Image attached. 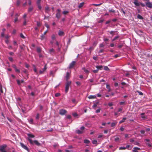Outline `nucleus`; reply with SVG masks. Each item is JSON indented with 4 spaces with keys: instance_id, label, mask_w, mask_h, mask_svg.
Here are the masks:
<instances>
[{
    "instance_id": "nucleus-35",
    "label": "nucleus",
    "mask_w": 152,
    "mask_h": 152,
    "mask_svg": "<svg viewBox=\"0 0 152 152\" xmlns=\"http://www.w3.org/2000/svg\"><path fill=\"white\" fill-rule=\"evenodd\" d=\"M137 17L139 19H142V17L139 14L138 15Z\"/></svg>"
},
{
    "instance_id": "nucleus-49",
    "label": "nucleus",
    "mask_w": 152,
    "mask_h": 152,
    "mask_svg": "<svg viewBox=\"0 0 152 152\" xmlns=\"http://www.w3.org/2000/svg\"><path fill=\"white\" fill-rule=\"evenodd\" d=\"M115 32V31H111L110 32V34L112 35L113 36L114 35Z\"/></svg>"
},
{
    "instance_id": "nucleus-27",
    "label": "nucleus",
    "mask_w": 152,
    "mask_h": 152,
    "mask_svg": "<svg viewBox=\"0 0 152 152\" xmlns=\"http://www.w3.org/2000/svg\"><path fill=\"white\" fill-rule=\"evenodd\" d=\"M28 121L29 123L32 124L33 123V120L32 118H31Z\"/></svg>"
},
{
    "instance_id": "nucleus-18",
    "label": "nucleus",
    "mask_w": 152,
    "mask_h": 152,
    "mask_svg": "<svg viewBox=\"0 0 152 152\" xmlns=\"http://www.w3.org/2000/svg\"><path fill=\"white\" fill-rule=\"evenodd\" d=\"M96 67L97 69L99 70H101L102 69V68L103 66H96Z\"/></svg>"
},
{
    "instance_id": "nucleus-64",
    "label": "nucleus",
    "mask_w": 152,
    "mask_h": 152,
    "mask_svg": "<svg viewBox=\"0 0 152 152\" xmlns=\"http://www.w3.org/2000/svg\"><path fill=\"white\" fill-rule=\"evenodd\" d=\"M12 67L13 68H14L15 69L17 68V67L16 66V65L15 64L12 65Z\"/></svg>"
},
{
    "instance_id": "nucleus-40",
    "label": "nucleus",
    "mask_w": 152,
    "mask_h": 152,
    "mask_svg": "<svg viewBox=\"0 0 152 152\" xmlns=\"http://www.w3.org/2000/svg\"><path fill=\"white\" fill-rule=\"evenodd\" d=\"M25 46L24 45H23V46L20 45V47L21 49L24 50V49L23 47H25Z\"/></svg>"
},
{
    "instance_id": "nucleus-20",
    "label": "nucleus",
    "mask_w": 152,
    "mask_h": 152,
    "mask_svg": "<svg viewBox=\"0 0 152 152\" xmlns=\"http://www.w3.org/2000/svg\"><path fill=\"white\" fill-rule=\"evenodd\" d=\"M27 135L29 137L34 138V135L31 134H28Z\"/></svg>"
},
{
    "instance_id": "nucleus-29",
    "label": "nucleus",
    "mask_w": 152,
    "mask_h": 152,
    "mask_svg": "<svg viewBox=\"0 0 152 152\" xmlns=\"http://www.w3.org/2000/svg\"><path fill=\"white\" fill-rule=\"evenodd\" d=\"M20 37L23 39L25 38V37L23 35L22 33H20Z\"/></svg>"
},
{
    "instance_id": "nucleus-47",
    "label": "nucleus",
    "mask_w": 152,
    "mask_h": 152,
    "mask_svg": "<svg viewBox=\"0 0 152 152\" xmlns=\"http://www.w3.org/2000/svg\"><path fill=\"white\" fill-rule=\"evenodd\" d=\"M0 92L1 93H3V90H2V87L1 86V85L0 86Z\"/></svg>"
},
{
    "instance_id": "nucleus-55",
    "label": "nucleus",
    "mask_w": 152,
    "mask_h": 152,
    "mask_svg": "<svg viewBox=\"0 0 152 152\" xmlns=\"http://www.w3.org/2000/svg\"><path fill=\"white\" fill-rule=\"evenodd\" d=\"M116 124L115 123H112L111 124V127H113L115 126Z\"/></svg>"
},
{
    "instance_id": "nucleus-22",
    "label": "nucleus",
    "mask_w": 152,
    "mask_h": 152,
    "mask_svg": "<svg viewBox=\"0 0 152 152\" xmlns=\"http://www.w3.org/2000/svg\"><path fill=\"white\" fill-rule=\"evenodd\" d=\"M134 3L137 6H139V4L137 2V0H134Z\"/></svg>"
},
{
    "instance_id": "nucleus-44",
    "label": "nucleus",
    "mask_w": 152,
    "mask_h": 152,
    "mask_svg": "<svg viewBox=\"0 0 152 152\" xmlns=\"http://www.w3.org/2000/svg\"><path fill=\"white\" fill-rule=\"evenodd\" d=\"M68 13H69V12L68 11H64L63 12V13L64 15H65L66 14H67Z\"/></svg>"
},
{
    "instance_id": "nucleus-52",
    "label": "nucleus",
    "mask_w": 152,
    "mask_h": 152,
    "mask_svg": "<svg viewBox=\"0 0 152 152\" xmlns=\"http://www.w3.org/2000/svg\"><path fill=\"white\" fill-rule=\"evenodd\" d=\"M98 69H96L95 70H93L92 71V72L95 73H97L98 72Z\"/></svg>"
},
{
    "instance_id": "nucleus-15",
    "label": "nucleus",
    "mask_w": 152,
    "mask_h": 152,
    "mask_svg": "<svg viewBox=\"0 0 152 152\" xmlns=\"http://www.w3.org/2000/svg\"><path fill=\"white\" fill-rule=\"evenodd\" d=\"M69 74L68 72H67L66 74V80L67 81H68V80L69 78Z\"/></svg>"
},
{
    "instance_id": "nucleus-13",
    "label": "nucleus",
    "mask_w": 152,
    "mask_h": 152,
    "mask_svg": "<svg viewBox=\"0 0 152 152\" xmlns=\"http://www.w3.org/2000/svg\"><path fill=\"white\" fill-rule=\"evenodd\" d=\"M88 98L89 99L96 98V96L95 95H90L88 97Z\"/></svg>"
},
{
    "instance_id": "nucleus-60",
    "label": "nucleus",
    "mask_w": 152,
    "mask_h": 152,
    "mask_svg": "<svg viewBox=\"0 0 152 152\" xmlns=\"http://www.w3.org/2000/svg\"><path fill=\"white\" fill-rule=\"evenodd\" d=\"M37 25L38 26H41V24L40 22H37Z\"/></svg>"
},
{
    "instance_id": "nucleus-57",
    "label": "nucleus",
    "mask_w": 152,
    "mask_h": 152,
    "mask_svg": "<svg viewBox=\"0 0 152 152\" xmlns=\"http://www.w3.org/2000/svg\"><path fill=\"white\" fill-rule=\"evenodd\" d=\"M130 142H134V139L132 138L130 140Z\"/></svg>"
},
{
    "instance_id": "nucleus-51",
    "label": "nucleus",
    "mask_w": 152,
    "mask_h": 152,
    "mask_svg": "<svg viewBox=\"0 0 152 152\" xmlns=\"http://www.w3.org/2000/svg\"><path fill=\"white\" fill-rule=\"evenodd\" d=\"M102 4V3H100V4H93V5L96 6H98L101 5Z\"/></svg>"
},
{
    "instance_id": "nucleus-9",
    "label": "nucleus",
    "mask_w": 152,
    "mask_h": 152,
    "mask_svg": "<svg viewBox=\"0 0 152 152\" xmlns=\"http://www.w3.org/2000/svg\"><path fill=\"white\" fill-rule=\"evenodd\" d=\"M20 145L24 149L27 150L28 152H29V150L28 148L23 143H20Z\"/></svg>"
},
{
    "instance_id": "nucleus-54",
    "label": "nucleus",
    "mask_w": 152,
    "mask_h": 152,
    "mask_svg": "<svg viewBox=\"0 0 152 152\" xmlns=\"http://www.w3.org/2000/svg\"><path fill=\"white\" fill-rule=\"evenodd\" d=\"M126 148L125 147H120L119 148V150H125Z\"/></svg>"
},
{
    "instance_id": "nucleus-61",
    "label": "nucleus",
    "mask_w": 152,
    "mask_h": 152,
    "mask_svg": "<svg viewBox=\"0 0 152 152\" xmlns=\"http://www.w3.org/2000/svg\"><path fill=\"white\" fill-rule=\"evenodd\" d=\"M72 101L73 103H76V100L75 99H73L72 100Z\"/></svg>"
},
{
    "instance_id": "nucleus-4",
    "label": "nucleus",
    "mask_w": 152,
    "mask_h": 152,
    "mask_svg": "<svg viewBox=\"0 0 152 152\" xmlns=\"http://www.w3.org/2000/svg\"><path fill=\"white\" fill-rule=\"evenodd\" d=\"M7 147L6 145H4L0 146V151L1 152H4L5 151V148Z\"/></svg>"
},
{
    "instance_id": "nucleus-17",
    "label": "nucleus",
    "mask_w": 152,
    "mask_h": 152,
    "mask_svg": "<svg viewBox=\"0 0 152 152\" xmlns=\"http://www.w3.org/2000/svg\"><path fill=\"white\" fill-rule=\"evenodd\" d=\"M84 4V2H83L80 3L78 6V7L79 8H80L82 7Z\"/></svg>"
},
{
    "instance_id": "nucleus-16",
    "label": "nucleus",
    "mask_w": 152,
    "mask_h": 152,
    "mask_svg": "<svg viewBox=\"0 0 152 152\" xmlns=\"http://www.w3.org/2000/svg\"><path fill=\"white\" fill-rule=\"evenodd\" d=\"M76 132L78 134H82L83 133L82 131L79 130H76Z\"/></svg>"
},
{
    "instance_id": "nucleus-28",
    "label": "nucleus",
    "mask_w": 152,
    "mask_h": 152,
    "mask_svg": "<svg viewBox=\"0 0 152 152\" xmlns=\"http://www.w3.org/2000/svg\"><path fill=\"white\" fill-rule=\"evenodd\" d=\"M56 38V36L54 34H53L51 36V39L52 40H53L55 39Z\"/></svg>"
},
{
    "instance_id": "nucleus-50",
    "label": "nucleus",
    "mask_w": 152,
    "mask_h": 152,
    "mask_svg": "<svg viewBox=\"0 0 152 152\" xmlns=\"http://www.w3.org/2000/svg\"><path fill=\"white\" fill-rule=\"evenodd\" d=\"M66 118L67 119H70L71 118V117L70 115H69L67 116Z\"/></svg>"
},
{
    "instance_id": "nucleus-63",
    "label": "nucleus",
    "mask_w": 152,
    "mask_h": 152,
    "mask_svg": "<svg viewBox=\"0 0 152 152\" xmlns=\"http://www.w3.org/2000/svg\"><path fill=\"white\" fill-rule=\"evenodd\" d=\"M135 145H139V143L137 142H134V143Z\"/></svg>"
},
{
    "instance_id": "nucleus-11",
    "label": "nucleus",
    "mask_w": 152,
    "mask_h": 152,
    "mask_svg": "<svg viewBox=\"0 0 152 152\" xmlns=\"http://www.w3.org/2000/svg\"><path fill=\"white\" fill-rule=\"evenodd\" d=\"M140 149V148L138 147H135L133 148L132 150L133 152H138V151Z\"/></svg>"
},
{
    "instance_id": "nucleus-53",
    "label": "nucleus",
    "mask_w": 152,
    "mask_h": 152,
    "mask_svg": "<svg viewBox=\"0 0 152 152\" xmlns=\"http://www.w3.org/2000/svg\"><path fill=\"white\" fill-rule=\"evenodd\" d=\"M13 44L14 45H16L17 47H18V44L15 41H14L13 42Z\"/></svg>"
},
{
    "instance_id": "nucleus-58",
    "label": "nucleus",
    "mask_w": 152,
    "mask_h": 152,
    "mask_svg": "<svg viewBox=\"0 0 152 152\" xmlns=\"http://www.w3.org/2000/svg\"><path fill=\"white\" fill-rule=\"evenodd\" d=\"M45 25L48 28H49L50 27L49 26L47 23H45Z\"/></svg>"
},
{
    "instance_id": "nucleus-32",
    "label": "nucleus",
    "mask_w": 152,
    "mask_h": 152,
    "mask_svg": "<svg viewBox=\"0 0 152 152\" xmlns=\"http://www.w3.org/2000/svg\"><path fill=\"white\" fill-rule=\"evenodd\" d=\"M76 83L77 85V86H80L81 85V83L79 82H78V81L76 82Z\"/></svg>"
},
{
    "instance_id": "nucleus-5",
    "label": "nucleus",
    "mask_w": 152,
    "mask_h": 152,
    "mask_svg": "<svg viewBox=\"0 0 152 152\" xmlns=\"http://www.w3.org/2000/svg\"><path fill=\"white\" fill-rule=\"evenodd\" d=\"M50 9L48 5H46V6L45 7V12L46 13L49 14L50 12Z\"/></svg>"
},
{
    "instance_id": "nucleus-45",
    "label": "nucleus",
    "mask_w": 152,
    "mask_h": 152,
    "mask_svg": "<svg viewBox=\"0 0 152 152\" xmlns=\"http://www.w3.org/2000/svg\"><path fill=\"white\" fill-rule=\"evenodd\" d=\"M50 53H51L52 52H54V50L53 48H52L49 50Z\"/></svg>"
},
{
    "instance_id": "nucleus-42",
    "label": "nucleus",
    "mask_w": 152,
    "mask_h": 152,
    "mask_svg": "<svg viewBox=\"0 0 152 152\" xmlns=\"http://www.w3.org/2000/svg\"><path fill=\"white\" fill-rule=\"evenodd\" d=\"M55 96L56 97H58L60 96V94L59 93H56L55 94Z\"/></svg>"
},
{
    "instance_id": "nucleus-48",
    "label": "nucleus",
    "mask_w": 152,
    "mask_h": 152,
    "mask_svg": "<svg viewBox=\"0 0 152 152\" xmlns=\"http://www.w3.org/2000/svg\"><path fill=\"white\" fill-rule=\"evenodd\" d=\"M15 70V72H16L18 73H20V70L19 69H17V68Z\"/></svg>"
},
{
    "instance_id": "nucleus-62",
    "label": "nucleus",
    "mask_w": 152,
    "mask_h": 152,
    "mask_svg": "<svg viewBox=\"0 0 152 152\" xmlns=\"http://www.w3.org/2000/svg\"><path fill=\"white\" fill-rule=\"evenodd\" d=\"M115 140L116 141H118L119 140V138L118 137H116L115 139Z\"/></svg>"
},
{
    "instance_id": "nucleus-1",
    "label": "nucleus",
    "mask_w": 152,
    "mask_h": 152,
    "mask_svg": "<svg viewBox=\"0 0 152 152\" xmlns=\"http://www.w3.org/2000/svg\"><path fill=\"white\" fill-rule=\"evenodd\" d=\"M28 140L29 142L31 144H33L34 143L35 145L37 146H39L40 145V143H39L37 140H34L33 141L32 140L29 138H28Z\"/></svg>"
},
{
    "instance_id": "nucleus-24",
    "label": "nucleus",
    "mask_w": 152,
    "mask_h": 152,
    "mask_svg": "<svg viewBox=\"0 0 152 152\" xmlns=\"http://www.w3.org/2000/svg\"><path fill=\"white\" fill-rule=\"evenodd\" d=\"M33 9V8L32 7H30L28 8V12H31Z\"/></svg>"
},
{
    "instance_id": "nucleus-59",
    "label": "nucleus",
    "mask_w": 152,
    "mask_h": 152,
    "mask_svg": "<svg viewBox=\"0 0 152 152\" xmlns=\"http://www.w3.org/2000/svg\"><path fill=\"white\" fill-rule=\"evenodd\" d=\"M103 40L104 41H108L109 39L106 38L104 37L103 39Z\"/></svg>"
},
{
    "instance_id": "nucleus-38",
    "label": "nucleus",
    "mask_w": 152,
    "mask_h": 152,
    "mask_svg": "<svg viewBox=\"0 0 152 152\" xmlns=\"http://www.w3.org/2000/svg\"><path fill=\"white\" fill-rule=\"evenodd\" d=\"M85 129V127L83 126H81L80 128V130L83 131H83Z\"/></svg>"
},
{
    "instance_id": "nucleus-25",
    "label": "nucleus",
    "mask_w": 152,
    "mask_h": 152,
    "mask_svg": "<svg viewBox=\"0 0 152 152\" xmlns=\"http://www.w3.org/2000/svg\"><path fill=\"white\" fill-rule=\"evenodd\" d=\"M37 51L38 53H39L41 52V48L39 47H37Z\"/></svg>"
},
{
    "instance_id": "nucleus-30",
    "label": "nucleus",
    "mask_w": 152,
    "mask_h": 152,
    "mask_svg": "<svg viewBox=\"0 0 152 152\" xmlns=\"http://www.w3.org/2000/svg\"><path fill=\"white\" fill-rule=\"evenodd\" d=\"M104 69L106 71L109 70V68L107 66H104Z\"/></svg>"
},
{
    "instance_id": "nucleus-56",
    "label": "nucleus",
    "mask_w": 152,
    "mask_h": 152,
    "mask_svg": "<svg viewBox=\"0 0 152 152\" xmlns=\"http://www.w3.org/2000/svg\"><path fill=\"white\" fill-rule=\"evenodd\" d=\"M72 115L73 116L75 117H76L78 115L76 113H73Z\"/></svg>"
},
{
    "instance_id": "nucleus-14",
    "label": "nucleus",
    "mask_w": 152,
    "mask_h": 152,
    "mask_svg": "<svg viewBox=\"0 0 152 152\" xmlns=\"http://www.w3.org/2000/svg\"><path fill=\"white\" fill-rule=\"evenodd\" d=\"M16 81L17 82L18 85H20L21 83H22L24 82V80H23L20 81L19 80H17Z\"/></svg>"
},
{
    "instance_id": "nucleus-34",
    "label": "nucleus",
    "mask_w": 152,
    "mask_h": 152,
    "mask_svg": "<svg viewBox=\"0 0 152 152\" xmlns=\"http://www.w3.org/2000/svg\"><path fill=\"white\" fill-rule=\"evenodd\" d=\"M45 35L43 34H42L41 36V40H43L45 38Z\"/></svg>"
},
{
    "instance_id": "nucleus-12",
    "label": "nucleus",
    "mask_w": 152,
    "mask_h": 152,
    "mask_svg": "<svg viewBox=\"0 0 152 152\" xmlns=\"http://www.w3.org/2000/svg\"><path fill=\"white\" fill-rule=\"evenodd\" d=\"M64 32L62 31H59L58 32V34L59 36H63L64 35Z\"/></svg>"
},
{
    "instance_id": "nucleus-31",
    "label": "nucleus",
    "mask_w": 152,
    "mask_h": 152,
    "mask_svg": "<svg viewBox=\"0 0 152 152\" xmlns=\"http://www.w3.org/2000/svg\"><path fill=\"white\" fill-rule=\"evenodd\" d=\"M92 143L93 144L97 145V140H94L93 141Z\"/></svg>"
},
{
    "instance_id": "nucleus-37",
    "label": "nucleus",
    "mask_w": 152,
    "mask_h": 152,
    "mask_svg": "<svg viewBox=\"0 0 152 152\" xmlns=\"http://www.w3.org/2000/svg\"><path fill=\"white\" fill-rule=\"evenodd\" d=\"M37 5L38 6V9L39 10H41L42 9V7L41 6L40 4H37Z\"/></svg>"
},
{
    "instance_id": "nucleus-39",
    "label": "nucleus",
    "mask_w": 152,
    "mask_h": 152,
    "mask_svg": "<svg viewBox=\"0 0 152 152\" xmlns=\"http://www.w3.org/2000/svg\"><path fill=\"white\" fill-rule=\"evenodd\" d=\"M26 19H24V22H23V25H24V26L26 25Z\"/></svg>"
},
{
    "instance_id": "nucleus-33",
    "label": "nucleus",
    "mask_w": 152,
    "mask_h": 152,
    "mask_svg": "<svg viewBox=\"0 0 152 152\" xmlns=\"http://www.w3.org/2000/svg\"><path fill=\"white\" fill-rule=\"evenodd\" d=\"M20 4V1L19 0H17L16 1V4L17 6H19Z\"/></svg>"
},
{
    "instance_id": "nucleus-36",
    "label": "nucleus",
    "mask_w": 152,
    "mask_h": 152,
    "mask_svg": "<svg viewBox=\"0 0 152 152\" xmlns=\"http://www.w3.org/2000/svg\"><path fill=\"white\" fill-rule=\"evenodd\" d=\"M39 113H37L36 117V119H39Z\"/></svg>"
},
{
    "instance_id": "nucleus-8",
    "label": "nucleus",
    "mask_w": 152,
    "mask_h": 152,
    "mask_svg": "<svg viewBox=\"0 0 152 152\" xmlns=\"http://www.w3.org/2000/svg\"><path fill=\"white\" fill-rule=\"evenodd\" d=\"M47 68V64H45L44 66V67L42 69V70H40L39 71V73L40 74H43L44 72L46 70Z\"/></svg>"
},
{
    "instance_id": "nucleus-46",
    "label": "nucleus",
    "mask_w": 152,
    "mask_h": 152,
    "mask_svg": "<svg viewBox=\"0 0 152 152\" xmlns=\"http://www.w3.org/2000/svg\"><path fill=\"white\" fill-rule=\"evenodd\" d=\"M8 58L10 61L11 62L13 61V59L12 58V57H9Z\"/></svg>"
},
{
    "instance_id": "nucleus-26",
    "label": "nucleus",
    "mask_w": 152,
    "mask_h": 152,
    "mask_svg": "<svg viewBox=\"0 0 152 152\" xmlns=\"http://www.w3.org/2000/svg\"><path fill=\"white\" fill-rule=\"evenodd\" d=\"M84 142L85 143L88 144L90 142V141L88 140H85Z\"/></svg>"
},
{
    "instance_id": "nucleus-43",
    "label": "nucleus",
    "mask_w": 152,
    "mask_h": 152,
    "mask_svg": "<svg viewBox=\"0 0 152 152\" xmlns=\"http://www.w3.org/2000/svg\"><path fill=\"white\" fill-rule=\"evenodd\" d=\"M41 1V0H37L36 2L37 4H40Z\"/></svg>"
},
{
    "instance_id": "nucleus-7",
    "label": "nucleus",
    "mask_w": 152,
    "mask_h": 152,
    "mask_svg": "<svg viewBox=\"0 0 152 152\" xmlns=\"http://www.w3.org/2000/svg\"><path fill=\"white\" fill-rule=\"evenodd\" d=\"M67 112V111L64 109H61L59 110V113L61 115H64Z\"/></svg>"
},
{
    "instance_id": "nucleus-2",
    "label": "nucleus",
    "mask_w": 152,
    "mask_h": 152,
    "mask_svg": "<svg viewBox=\"0 0 152 152\" xmlns=\"http://www.w3.org/2000/svg\"><path fill=\"white\" fill-rule=\"evenodd\" d=\"M71 83V82L69 81H67L65 86V91L66 93H67L69 89V86H70Z\"/></svg>"
},
{
    "instance_id": "nucleus-23",
    "label": "nucleus",
    "mask_w": 152,
    "mask_h": 152,
    "mask_svg": "<svg viewBox=\"0 0 152 152\" xmlns=\"http://www.w3.org/2000/svg\"><path fill=\"white\" fill-rule=\"evenodd\" d=\"M126 118H124L122 120H121L119 122V123L121 124L122 123L125 121L126 119Z\"/></svg>"
},
{
    "instance_id": "nucleus-41",
    "label": "nucleus",
    "mask_w": 152,
    "mask_h": 152,
    "mask_svg": "<svg viewBox=\"0 0 152 152\" xmlns=\"http://www.w3.org/2000/svg\"><path fill=\"white\" fill-rule=\"evenodd\" d=\"M109 11L110 12H112L113 13H114L115 12V10L113 9H109Z\"/></svg>"
},
{
    "instance_id": "nucleus-3",
    "label": "nucleus",
    "mask_w": 152,
    "mask_h": 152,
    "mask_svg": "<svg viewBox=\"0 0 152 152\" xmlns=\"http://www.w3.org/2000/svg\"><path fill=\"white\" fill-rule=\"evenodd\" d=\"M61 10L60 9H58L57 10V13L56 14V17L58 18L59 19L61 17Z\"/></svg>"
},
{
    "instance_id": "nucleus-10",
    "label": "nucleus",
    "mask_w": 152,
    "mask_h": 152,
    "mask_svg": "<svg viewBox=\"0 0 152 152\" xmlns=\"http://www.w3.org/2000/svg\"><path fill=\"white\" fill-rule=\"evenodd\" d=\"M76 62L75 61H72L69 64V69H71L74 66Z\"/></svg>"
},
{
    "instance_id": "nucleus-21",
    "label": "nucleus",
    "mask_w": 152,
    "mask_h": 152,
    "mask_svg": "<svg viewBox=\"0 0 152 152\" xmlns=\"http://www.w3.org/2000/svg\"><path fill=\"white\" fill-rule=\"evenodd\" d=\"M82 69L84 70V72L87 74H88L89 71L88 70L86 69L84 67L82 68Z\"/></svg>"
},
{
    "instance_id": "nucleus-19",
    "label": "nucleus",
    "mask_w": 152,
    "mask_h": 152,
    "mask_svg": "<svg viewBox=\"0 0 152 152\" xmlns=\"http://www.w3.org/2000/svg\"><path fill=\"white\" fill-rule=\"evenodd\" d=\"M33 66L34 67V72H35L37 74H38V72H37V69L35 67V66L34 65H33Z\"/></svg>"
},
{
    "instance_id": "nucleus-6",
    "label": "nucleus",
    "mask_w": 152,
    "mask_h": 152,
    "mask_svg": "<svg viewBox=\"0 0 152 152\" xmlns=\"http://www.w3.org/2000/svg\"><path fill=\"white\" fill-rule=\"evenodd\" d=\"M145 4L146 7L149 8H152V3L150 2L149 1L146 2Z\"/></svg>"
}]
</instances>
